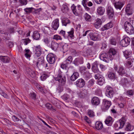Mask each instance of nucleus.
<instances>
[{
    "label": "nucleus",
    "instance_id": "obj_54",
    "mask_svg": "<svg viewBox=\"0 0 134 134\" xmlns=\"http://www.w3.org/2000/svg\"><path fill=\"white\" fill-rule=\"evenodd\" d=\"M61 97L64 100H67L69 98V96L67 94H65L62 96Z\"/></svg>",
    "mask_w": 134,
    "mask_h": 134
},
{
    "label": "nucleus",
    "instance_id": "obj_56",
    "mask_svg": "<svg viewBox=\"0 0 134 134\" xmlns=\"http://www.w3.org/2000/svg\"><path fill=\"white\" fill-rule=\"evenodd\" d=\"M29 96L32 99H35L36 98V94L34 93H30Z\"/></svg>",
    "mask_w": 134,
    "mask_h": 134
},
{
    "label": "nucleus",
    "instance_id": "obj_35",
    "mask_svg": "<svg viewBox=\"0 0 134 134\" xmlns=\"http://www.w3.org/2000/svg\"><path fill=\"white\" fill-rule=\"evenodd\" d=\"M40 34L37 31H35L34 32L33 37L34 39L38 40L40 38Z\"/></svg>",
    "mask_w": 134,
    "mask_h": 134
},
{
    "label": "nucleus",
    "instance_id": "obj_18",
    "mask_svg": "<svg viewBox=\"0 0 134 134\" xmlns=\"http://www.w3.org/2000/svg\"><path fill=\"white\" fill-rule=\"evenodd\" d=\"M0 59L4 63H7L9 62L10 60L9 57L7 56H1Z\"/></svg>",
    "mask_w": 134,
    "mask_h": 134
},
{
    "label": "nucleus",
    "instance_id": "obj_16",
    "mask_svg": "<svg viewBox=\"0 0 134 134\" xmlns=\"http://www.w3.org/2000/svg\"><path fill=\"white\" fill-rule=\"evenodd\" d=\"M91 103L93 105H98L100 103V99L97 97H94L92 98L91 100Z\"/></svg>",
    "mask_w": 134,
    "mask_h": 134
},
{
    "label": "nucleus",
    "instance_id": "obj_64",
    "mask_svg": "<svg viewBox=\"0 0 134 134\" xmlns=\"http://www.w3.org/2000/svg\"><path fill=\"white\" fill-rule=\"evenodd\" d=\"M89 0H83L82 2V4L83 5V6L87 5V2Z\"/></svg>",
    "mask_w": 134,
    "mask_h": 134
},
{
    "label": "nucleus",
    "instance_id": "obj_55",
    "mask_svg": "<svg viewBox=\"0 0 134 134\" xmlns=\"http://www.w3.org/2000/svg\"><path fill=\"white\" fill-rule=\"evenodd\" d=\"M32 8H27L25 9V11L27 13H30L32 11Z\"/></svg>",
    "mask_w": 134,
    "mask_h": 134
},
{
    "label": "nucleus",
    "instance_id": "obj_12",
    "mask_svg": "<svg viewBox=\"0 0 134 134\" xmlns=\"http://www.w3.org/2000/svg\"><path fill=\"white\" fill-rule=\"evenodd\" d=\"M100 58L101 60L106 62H107L109 59L108 55L104 52H103L101 53L100 56Z\"/></svg>",
    "mask_w": 134,
    "mask_h": 134
},
{
    "label": "nucleus",
    "instance_id": "obj_24",
    "mask_svg": "<svg viewBox=\"0 0 134 134\" xmlns=\"http://www.w3.org/2000/svg\"><path fill=\"white\" fill-rule=\"evenodd\" d=\"M120 83L123 86L127 85L129 83V82L127 78H122L120 81Z\"/></svg>",
    "mask_w": 134,
    "mask_h": 134
},
{
    "label": "nucleus",
    "instance_id": "obj_60",
    "mask_svg": "<svg viewBox=\"0 0 134 134\" xmlns=\"http://www.w3.org/2000/svg\"><path fill=\"white\" fill-rule=\"evenodd\" d=\"M101 25V24L96 22L94 24L95 27L97 29H99Z\"/></svg>",
    "mask_w": 134,
    "mask_h": 134
},
{
    "label": "nucleus",
    "instance_id": "obj_6",
    "mask_svg": "<svg viewBox=\"0 0 134 134\" xmlns=\"http://www.w3.org/2000/svg\"><path fill=\"white\" fill-rule=\"evenodd\" d=\"M114 68L115 71H117L119 75L121 76H122L126 73L124 69L122 66H119L118 68L116 65H114Z\"/></svg>",
    "mask_w": 134,
    "mask_h": 134
},
{
    "label": "nucleus",
    "instance_id": "obj_29",
    "mask_svg": "<svg viewBox=\"0 0 134 134\" xmlns=\"http://www.w3.org/2000/svg\"><path fill=\"white\" fill-rule=\"evenodd\" d=\"M25 57L27 58H30L31 55V52L29 49H25L24 51Z\"/></svg>",
    "mask_w": 134,
    "mask_h": 134
},
{
    "label": "nucleus",
    "instance_id": "obj_8",
    "mask_svg": "<svg viewBox=\"0 0 134 134\" xmlns=\"http://www.w3.org/2000/svg\"><path fill=\"white\" fill-rule=\"evenodd\" d=\"M103 104L102 108L105 111L109 109L111 105V103L110 101L104 99L103 100Z\"/></svg>",
    "mask_w": 134,
    "mask_h": 134
},
{
    "label": "nucleus",
    "instance_id": "obj_10",
    "mask_svg": "<svg viewBox=\"0 0 134 134\" xmlns=\"http://www.w3.org/2000/svg\"><path fill=\"white\" fill-rule=\"evenodd\" d=\"M130 41V39L129 37H126L121 41L120 44L122 47H126L129 44Z\"/></svg>",
    "mask_w": 134,
    "mask_h": 134
},
{
    "label": "nucleus",
    "instance_id": "obj_23",
    "mask_svg": "<svg viewBox=\"0 0 134 134\" xmlns=\"http://www.w3.org/2000/svg\"><path fill=\"white\" fill-rule=\"evenodd\" d=\"M79 75L78 72H74L70 77V80L71 81H74L77 79L79 77Z\"/></svg>",
    "mask_w": 134,
    "mask_h": 134
},
{
    "label": "nucleus",
    "instance_id": "obj_47",
    "mask_svg": "<svg viewBox=\"0 0 134 134\" xmlns=\"http://www.w3.org/2000/svg\"><path fill=\"white\" fill-rule=\"evenodd\" d=\"M53 38L57 41L58 40H62V38L60 36L57 35H54Z\"/></svg>",
    "mask_w": 134,
    "mask_h": 134
},
{
    "label": "nucleus",
    "instance_id": "obj_9",
    "mask_svg": "<svg viewBox=\"0 0 134 134\" xmlns=\"http://www.w3.org/2000/svg\"><path fill=\"white\" fill-rule=\"evenodd\" d=\"M116 53L117 52L115 49L112 48H110L109 50L108 53L109 59L110 60L113 59L115 56Z\"/></svg>",
    "mask_w": 134,
    "mask_h": 134
},
{
    "label": "nucleus",
    "instance_id": "obj_40",
    "mask_svg": "<svg viewBox=\"0 0 134 134\" xmlns=\"http://www.w3.org/2000/svg\"><path fill=\"white\" fill-rule=\"evenodd\" d=\"M109 42L110 44L113 45H115L117 43L116 40L113 37L110 39Z\"/></svg>",
    "mask_w": 134,
    "mask_h": 134
},
{
    "label": "nucleus",
    "instance_id": "obj_53",
    "mask_svg": "<svg viewBox=\"0 0 134 134\" xmlns=\"http://www.w3.org/2000/svg\"><path fill=\"white\" fill-rule=\"evenodd\" d=\"M88 114L90 117H92L94 116V113L93 111L89 110L88 112Z\"/></svg>",
    "mask_w": 134,
    "mask_h": 134
},
{
    "label": "nucleus",
    "instance_id": "obj_7",
    "mask_svg": "<svg viewBox=\"0 0 134 134\" xmlns=\"http://www.w3.org/2000/svg\"><path fill=\"white\" fill-rule=\"evenodd\" d=\"M106 96L109 98H111L113 96L114 92L113 88L109 86H107L105 87Z\"/></svg>",
    "mask_w": 134,
    "mask_h": 134
},
{
    "label": "nucleus",
    "instance_id": "obj_46",
    "mask_svg": "<svg viewBox=\"0 0 134 134\" xmlns=\"http://www.w3.org/2000/svg\"><path fill=\"white\" fill-rule=\"evenodd\" d=\"M28 73L30 76L32 78L35 77L36 75L34 71L31 69H30Z\"/></svg>",
    "mask_w": 134,
    "mask_h": 134
},
{
    "label": "nucleus",
    "instance_id": "obj_58",
    "mask_svg": "<svg viewBox=\"0 0 134 134\" xmlns=\"http://www.w3.org/2000/svg\"><path fill=\"white\" fill-rule=\"evenodd\" d=\"M68 45L67 44H64L62 46V49L64 51H68Z\"/></svg>",
    "mask_w": 134,
    "mask_h": 134
},
{
    "label": "nucleus",
    "instance_id": "obj_61",
    "mask_svg": "<svg viewBox=\"0 0 134 134\" xmlns=\"http://www.w3.org/2000/svg\"><path fill=\"white\" fill-rule=\"evenodd\" d=\"M65 90L67 92L70 93L71 94H73L74 93V92L72 91L69 88L66 87L65 88Z\"/></svg>",
    "mask_w": 134,
    "mask_h": 134
},
{
    "label": "nucleus",
    "instance_id": "obj_21",
    "mask_svg": "<svg viewBox=\"0 0 134 134\" xmlns=\"http://www.w3.org/2000/svg\"><path fill=\"white\" fill-rule=\"evenodd\" d=\"M105 11L104 8L100 6L98 7L97 9V12L98 14L99 15H102L103 14Z\"/></svg>",
    "mask_w": 134,
    "mask_h": 134
},
{
    "label": "nucleus",
    "instance_id": "obj_4",
    "mask_svg": "<svg viewBox=\"0 0 134 134\" xmlns=\"http://www.w3.org/2000/svg\"><path fill=\"white\" fill-rule=\"evenodd\" d=\"M96 79H97L98 84L100 85H102L104 83L105 81L104 78L103 76L100 74H97L95 75Z\"/></svg>",
    "mask_w": 134,
    "mask_h": 134
},
{
    "label": "nucleus",
    "instance_id": "obj_20",
    "mask_svg": "<svg viewBox=\"0 0 134 134\" xmlns=\"http://www.w3.org/2000/svg\"><path fill=\"white\" fill-rule=\"evenodd\" d=\"M124 5L123 3L119 1L115 2L114 4V5L115 7L117 9L121 10L123 6Z\"/></svg>",
    "mask_w": 134,
    "mask_h": 134
},
{
    "label": "nucleus",
    "instance_id": "obj_41",
    "mask_svg": "<svg viewBox=\"0 0 134 134\" xmlns=\"http://www.w3.org/2000/svg\"><path fill=\"white\" fill-rule=\"evenodd\" d=\"M114 126L115 130H117L120 129L122 128L118 122H117L115 124Z\"/></svg>",
    "mask_w": 134,
    "mask_h": 134
},
{
    "label": "nucleus",
    "instance_id": "obj_17",
    "mask_svg": "<svg viewBox=\"0 0 134 134\" xmlns=\"http://www.w3.org/2000/svg\"><path fill=\"white\" fill-rule=\"evenodd\" d=\"M87 93L86 90H81V91H78L77 94L78 96L80 98H82L85 97Z\"/></svg>",
    "mask_w": 134,
    "mask_h": 134
},
{
    "label": "nucleus",
    "instance_id": "obj_43",
    "mask_svg": "<svg viewBox=\"0 0 134 134\" xmlns=\"http://www.w3.org/2000/svg\"><path fill=\"white\" fill-rule=\"evenodd\" d=\"M52 103L57 108H60V105L56 100H53L52 101Z\"/></svg>",
    "mask_w": 134,
    "mask_h": 134
},
{
    "label": "nucleus",
    "instance_id": "obj_11",
    "mask_svg": "<svg viewBox=\"0 0 134 134\" xmlns=\"http://www.w3.org/2000/svg\"><path fill=\"white\" fill-rule=\"evenodd\" d=\"M53 29L55 30H56L59 26V20L56 19L52 22L51 25Z\"/></svg>",
    "mask_w": 134,
    "mask_h": 134
},
{
    "label": "nucleus",
    "instance_id": "obj_63",
    "mask_svg": "<svg viewBox=\"0 0 134 134\" xmlns=\"http://www.w3.org/2000/svg\"><path fill=\"white\" fill-rule=\"evenodd\" d=\"M84 118L85 120L88 123H90L91 122V121L89 118L86 116H85Z\"/></svg>",
    "mask_w": 134,
    "mask_h": 134
},
{
    "label": "nucleus",
    "instance_id": "obj_27",
    "mask_svg": "<svg viewBox=\"0 0 134 134\" xmlns=\"http://www.w3.org/2000/svg\"><path fill=\"white\" fill-rule=\"evenodd\" d=\"M130 4H128L125 9V12L128 15H130L132 14V10Z\"/></svg>",
    "mask_w": 134,
    "mask_h": 134
},
{
    "label": "nucleus",
    "instance_id": "obj_19",
    "mask_svg": "<svg viewBox=\"0 0 134 134\" xmlns=\"http://www.w3.org/2000/svg\"><path fill=\"white\" fill-rule=\"evenodd\" d=\"M106 124L108 126H111L113 122L112 117L110 116H108L105 121Z\"/></svg>",
    "mask_w": 134,
    "mask_h": 134
},
{
    "label": "nucleus",
    "instance_id": "obj_48",
    "mask_svg": "<svg viewBox=\"0 0 134 134\" xmlns=\"http://www.w3.org/2000/svg\"><path fill=\"white\" fill-rule=\"evenodd\" d=\"M48 77V75L45 74H43L40 77L41 80L42 81L45 80Z\"/></svg>",
    "mask_w": 134,
    "mask_h": 134
},
{
    "label": "nucleus",
    "instance_id": "obj_31",
    "mask_svg": "<svg viewBox=\"0 0 134 134\" xmlns=\"http://www.w3.org/2000/svg\"><path fill=\"white\" fill-rule=\"evenodd\" d=\"M62 22L63 25L66 26L68 24L70 23V21L68 19L65 18L62 19Z\"/></svg>",
    "mask_w": 134,
    "mask_h": 134
},
{
    "label": "nucleus",
    "instance_id": "obj_34",
    "mask_svg": "<svg viewBox=\"0 0 134 134\" xmlns=\"http://www.w3.org/2000/svg\"><path fill=\"white\" fill-rule=\"evenodd\" d=\"M69 8L66 4H63L62 5V7L61 10L63 12L66 13L68 11Z\"/></svg>",
    "mask_w": 134,
    "mask_h": 134
},
{
    "label": "nucleus",
    "instance_id": "obj_51",
    "mask_svg": "<svg viewBox=\"0 0 134 134\" xmlns=\"http://www.w3.org/2000/svg\"><path fill=\"white\" fill-rule=\"evenodd\" d=\"M80 71L83 74L84 72L87 71V69L85 67L82 66L80 67Z\"/></svg>",
    "mask_w": 134,
    "mask_h": 134
},
{
    "label": "nucleus",
    "instance_id": "obj_14",
    "mask_svg": "<svg viewBox=\"0 0 134 134\" xmlns=\"http://www.w3.org/2000/svg\"><path fill=\"white\" fill-rule=\"evenodd\" d=\"M85 84V81L82 79L78 80L76 82V86L79 87H82L84 86Z\"/></svg>",
    "mask_w": 134,
    "mask_h": 134
},
{
    "label": "nucleus",
    "instance_id": "obj_62",
    "mask_svg": "<svg viewBox=\"0 0 134 134\" xmlns=\"http://www.w3.org/2000/svg\"><path fill=\"white\" fill-rule=\"evenodd\" d=\"M68 64L65 62H64V63L62 64L61 65V67L63 69H65L67 66V65Z\"/></svg>",
    "mask_w": 134,
    "mask_h": 134
},
{
    "label": "nucleus",
    "instance_id": "obj_3",
    "mask_svg": "<svg viewBox=\"0 0 134 134\" xmlns=\"http://www.w3.org/2000/svg\"><path fill=\"white\" fill-rule=\"evenodd\" d=\"M88 37L94 41L98 40L100 38V36L99 34L96 32H90L88 35Z\"/></svg>",
    "mask_w": 134,
    "mask_h": 134
},
{
    "label": "nucleus",
    "instance_id": "obj_1",
    "mask_svg": "<svg viewBox=\"0 0 134 134\" xmlns=\"http://www.w3.org/2000/svg\"><path fill=\"white\" fill-rule=\"evenodd\" d=\"M62 72L59 69L57 76L54 78L56 81H58L60 85L57 88V91L59 93H60L63 90V85L65 84L66 81L65 77L64 76L62 77Z\"/></svg>",
    "mask_w": 134,
    "mask_h": 134
},
{
    "label": "nucleus",
    "instance_id": "obj_37",
    "mask_svg": "<svg viewBox=\"0 0 134 134\" xmlns=\"http://www.w3.org/2000/svg\"><path fill=\"white\" fill-rule=\"evenodd\" d=\"M42 40L47 45L50 44L51 43V40L50 38L49 37H44Z\"/></svg>",
    "mask_w": 134,
    "mask_h": 134
},
{
    "label": "nucleus",
    "instance_id": "obj_50",
    "mask_svg": "<svg viewBox=\"0 0 134 134\" xmlns=\"http://www.w3.org/2000/svg\"><path fill=\"white\" fill-rule=\"evenodd\" d=\"M77 7L78 8V10H77L79 12V15L82 14L83 12V10L82 8L81 5H77Z\"/></svg>",
    "mask_w": 134,
    "mask_h": 134
},
{
    "label": "nucleus",
    "instance_id": "obj_57",
    "mask_svg": "<svg viewBox=\"0 0 134 134\" xmlns=\"http://www.w3.org/2000/svg\"><path fill=\"white\" fill-rule=\"evenodd\" d=\"M24 41V42L25 44L27 45L28 43L30 42L31 40L29 39V38H26L23 39Z\"/></svg>",
    "mask_w": 134,
    "mask_h": 134
},
{
    "label": "nucleus",
    "instance_id": "obj_28",
    "mask_svg": "<svg viewBox=\"0 0 134 134\" xmlns=\"http://www.w3.org/2000/svg\"><path fill=\"white\" fill-rule=\"evenodd\" d=\"M95 127L98 130L101 129L103 127L102 123L100 121H97L95 123Z\"/></svg>",
    "mask_w": 134,
    "mask_h": 134
},
{
    "label": "nucleus",
    "instance_id": "obj_44",
    "mask_svg": "<svg viewBox=\"0 0 134 134\" xmlns=\"http://www.w3.org/2000/svg\"><path fill=\"white\" fill-rule=\"evenodd\" d=\"M134 93V91L132 90H129L126 92V94L128 96H133Z\"/></svg>",
    "mask_w": 134,
    "mask_h": 134
},
{
    "label": "nucleus",
    "instance_id": "obj_38",
    "mask_svg": "<svg viewBox=\"0 0 134 134\" xmlns=\"http://www.w3.org/2000/svg\"><path fill=\"white\" fill-rule=\"evenodd\" d=\"M84 18L85 20L87 22H90L91 20V16L87 13L85 14Z\"/></svg>",
    "mask_w": 134,
    "mask_h": 134
},
{
    "label": "nucleus",
    "instance_id": "obj_2",
    "mask_svg": "<svg viewBox=\"0 0 134 134\" xmlns=\"http://www.w3.org/2000/svg\"><path fill=\"white\" fill-rule=\"evenodd\" d=\"M125 30L126 32L129 34H132L134 32V28L131 24L128 22H126L124 24Z\"/></svg>",
    "mask_w": 134,
    "mask_h": 134
},
{
    "label": "nucleus",
    "instance_id": "obj_30",
    "mask_svg": "<svg viewBox=\"0 0 134 134\" xmlns=\"http://www.w3.org/2000/svg\"><path fill=\"white\" fill-rule=\"evenodd\" d=\"M126 121V119L125 117L122 118L119 120V122L122 128L124 127Z\"/></svg>",
    "mask_w": 134,
    "mask_h": 134
},
{
    "label": "nucleus",
    "instance_id": "obj_22",
    "mask_svg": "<svg viewBox=\"0 0 134 134\" xmlns=\"http://www.w3.org/2000/svg\"><path fill=\"white\" fill-rule=\"evenodd\" d=\"M58 45L59 44L57 43L52 41L51 43V47L52 50L54 51H56L58 48Z\"/></svg>",
    "mask_w": 134,
    "mask_h": 134
},
{
    "label": "nucleus",
    "instance_id": "obj_42",
    "mask_svg": "<svg viewBox=\"0 0 134 134\" xmlns=\"http://www.w3.org/2000/svg\"><path fill=\"white\" fill-rule=\"evenodd\" d=\"M74 30L73 28H72L71 30L68 32V36L71 38H72L74 37Z\"/></svg>",
    "mask_w": 134,
    "mask_h": 134
},
{
    "label": "nucleus",
    "instance_id": "obj_26",
    "mask_svg": "<svg viewBox=\"0 0 134 134\" xmlns=\"http://www.w3.org/2000/svg\"><path fill=\"white\" fill-rule=\"evenodd\" d=\"M113 26V24L111 22H110L106 24L103 27L102 29V31L108 29L112 27Z\"/></svg>",
    "mask_w": 134,
    "mask_h": 134
},
{
    "label": "nucleus",
    "instance_id": "obj_39",
    "mask_svg": "<svg viewBox=\"0 0 134 134\" xmlns=\"http://www.w3.org/2000/svg\"><path fill=\"white\" fill-rule=\"evenodd\" d=\"M108 77L111 79H114L115 78V75L114 73L111 72H108Z\"/></svg>",
    "mask_w": 134,
    "mask_h": 134
},
{
    "label": "nucleus",
    "instance_id": "obj_33",
    "mask_svg": "<svg viewBox=\"0 0 134 134\" xmlns=\"http://www.w3.org/2000/svg\"><path fill=\"white\" fill-rule=\"evenodd\" d=\"M133 129V126H132L129 123H127L126 126L125 130L127 131H130Z\"/></svg>",
    "mask_w": 134,
    "mask_h": 134
},
{
    "label": "nucleus",
    "instance_id": "obj_25",
    "mask_svg": "<svg viewBox=\"0 0 134 134\" xmlns=\"http://www.w3.org/2000/svg\"><path fill=\"white\" fill-rule=\"evenodd\" d=\"M43 30L45 33H49L51 35L53 34V31L50 30L49 27L44 26L43 28Z\"/></svg>",
    "mask_w": 134,
    "mask_h": 134
},
{
    "label": "nucleus",
    "instance_id": "obj_32",
    "mask_svg": "<svg viewBox=\"0 0 134 134\" xmlns=\"http://www.w3.org/2000/svg\"><path fill=\"white\" fill-rule=\"evenodd\" d=\"M35 86L42 93H45L47 92V91L45 90H44L43 88H42L40 85L37 83H35Z\"/></svg>",
    "mask_w": 134,
    "mask_h": 134
},
{
    "label": "nucleus",
    "instance_id": "obj_52",
    "mask_svg": "<svg viewBox=\"0 0 134 134\" xmlns=\"http://www.w3.org/2000/svg\"><path fill=\"white\" fill-rule=\"evenodd\" d=\"M0 94L4 97L6 98H8L9 97L8 95L6 93L2 91H0Z\"/></svg>",
    "mask_w": 134,
    "mask_h": 134
},
{
    "label": "nucleus",
    "instance_id": "obj_36",
    "mask_svg": "<svg viewBox=\"0 0 134 134\" xmlns=\"http://www.w3.org/2000/svg\"><path fill=\"white\" fill-rule=\"evenodd\" d=\"M91 69L95 73H98L99 71L97 65L96 64H93L92 65Z\"/></svg>",
    "mask_w": 134,
    "mask_h": 134
},
{
    "label": "nucleus",
    "instance_id": "obj_15",
    "mask_svg": "<svg viewBox=\"0 0 134 134\" xmlns=\"http://www.w3.org/2000/svg\"><path fill=\"white\" fill-rule=\"evenodd\" d=\"M114 14V11L112 8L110 6H109L107 9V14L109 18H112Z\"/></svg>",
    "mask_w": 134,
    "mask_h": 134
},
{
    "label": "nucleus",
    "instance_id": "obj_5",
    "mask_svg": "<svg viewBox=\"0 0 134 134\" xmlns=\"http://www.w3.org/2000/svg\"><path fill=\"white\" fill-rule=\"evenodd\" d=\"M56 56L52 53H49L47 56V59L48 62L50 64L54 63L55 61Z\"/></svg>",
    "mask_w": 134,
    "mask_h": 134
},
{
    "label": "nucleus",
    "instance_id": "obj_13",
    "mask_svg": "<svg viewBox=\"0 0 134 134\" xmlns=\"http://www.w3.org/2000/svg\"><path fill=\"white\" fill-rule=\"evenodd\" d=\"M35 54L36 56L37 57L40 56L41 54V48L40 45L35 46Z\"/></svg>",
    "mask_w": 134,
    "mask_h": 134
},
{
    "label": "nucleus",
    "instance_id": "obj_59",
    "mask_svg": "<svg viewBox=\"0 0 134 134\" xmlns=\"http://www.w3.org/2000/svg\"><path fill=\"white\" fill-rule=\"evenodd\" d=\"M7 44L9 48H11L13 46L14 44L12 42H9L7 43Z\"/></svg>",
    "mask_w": 134,
    "mask_h": 134
},
{
    "label": "nucleus",
    "instance_id": "obj_45",
    "mask_svg": "<svg viewBox=\"0 0 134 134\" xmlns=\"http://www.w3.org/2000/svg\"><path fill=\"white\" fill-rule=\"evenodd\" d=\"M83 74L85 77L87 78H90L91 77V74L89 72L87 71L84 72Z\"/></svg>",
    "mask_w": 134,
    "mask_h": 134
},
{
    "label": "nucleus",
    "instance_id": "obj_49",
    "mask_svg": "<svg viewBox=\"0 0 134 134\" xmlns=\"http://www.w3.org/2000/svg\"><path fill=\"white\" fill-rule=\"evenodd\" d=\"M72 61V57L71 56H69L65 61V62L68 64L71 63Z\"/></svg>",
    "mask_w": 134,
    "mask_h": 134
}]
</instances>
